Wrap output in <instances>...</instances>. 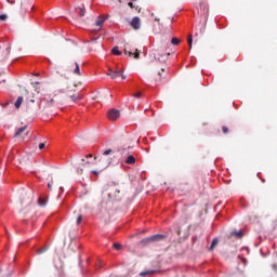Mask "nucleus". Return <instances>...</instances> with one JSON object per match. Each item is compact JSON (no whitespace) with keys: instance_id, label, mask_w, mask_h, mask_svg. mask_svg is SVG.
I'll return each instance as SVG.
<instances>
[{"instance_id":"nucleus-1","label":"nucleus","mask_w":277,"mask_h":277,"mask_svg":"<svg viewBox=\"0 0 277 277\" xmlns=\"http://www.w3.org/2000/svg\"><path fill=\"white\" fill-rule=\"evenodd\" d=\"M163 239H166V235L156 234V235H153L150 237L143 239L142 241H143V243H150V242H155V241H163Z\"/></svg>"},{"instance_id":"nucleus-2","label":"nucleus","mask_w":277,"mask_h":277,"mask_svg":"<svg viewBox=\"0 0 277 277\" xmlns=\"http://www.w3.org/2000/svg\"><path fill=\"white\" fill-rule=\"evenodd\" d=\"M107 118L109 120H118L120 118V110H118L116 108L109 109L107 113Z\"/></svg>"},{"instance_id":"nucleus-3","label":"nucleus","mask_w":277,"mask_h":277,"mask_svg":"<svg viewBox=\"0 0 277 277\" xmlns=\"http://www.w3.org/2000/svg\"><path fill=\"white\" fill-rule=\"evenodd\" d=\"M130 25L133 29L137 30L142 27V21L140 19L138 16H135L132 18Z\"/></svg>"},{"instance_id":"nucleus-4","label":"nucleus","mask_w":277,"mask_h":277,"mask_svg":"<svg viewBox=\"0 0 277 277\" xmlns=\"http://www.w3.org/2000/svg\"><path fill=\"white\" fill-rule=\"evenodd\" d=\"M107 75L108 77H111V79H118V77L122 75V69H117V70L109 69V72Z\"/></svg>"},{"instance_id":"nucleus-5","label":"nucleus","mask_w":277,"mask_h":277,"mask_svg":"<svg viewBox=\"0 0 277 277\" xmlns=\"http://www.w3.org/2000/svg\"><path fill=\"white\" fill-rule=\"evenodd\" d=\"M126 55H129L130 57L134 56V60H140V50L135 49L134 52L133 51H124Z\"/></svg>"},{"instance_id":"nucleus-6","label":"nucleus","mask_w":277,"mask_h":277,"mask_svg":"<svg viewBox=\"0 0 277 277\" xmlns=\"http://www.w3.org/2000/svg\"><path fill=\"white\" fill-rule=\"evenodd\" d=\"M96 161V157L92 159V154H89L85 156V158L82 159V163H94Z\"/></svg>"},{"instance_id":"nucleus-7","label":"nucleus","mask_w":277,"mask_h":277,"mask_svg":"<svg viewBox=\"0 0 277 277\" xmlns=\"http://www.w3.org/2000/svg\"><path fill=\"white\" fill-rule=\"evenodd\" d=\"M76 14H78L79 16H85V8L84 6L76 8Z\"/></svg>"},{"instance_id":"nucleus-8","label":"nucleus","mask_w":277,"mask_h":277,"mask_svg":"<svg viewBox=\"0 0 277 277\" xmlns=\"http://www.w3.org/2000/svg\"><path fill=\"white\" fill-rule=\"evenodd\" d=\"M25 131H27V126L18 128L17 131L15 132L14 136L18 137L21 134L25 133Z\"/></svg>"},{"instance_id":"nucleus-9","label":"nucleus","mask_w":277,"mask_h":277,"mask_svg":"<svg viewBox=\"0 0 277 277\" xmlns=\"http://www.w3.org/2000/svg\"><path fill=\"white\" fill-rule=\"evenodd\" d=\"M126 163H128V166H133V163H135V156L133 155L128 156L126 159Z\"/></svg>"},{"instance_id":"nucleus-10","label":"nucleus","mask_w":277,"mask_h":277,"mask_svg":"<svg viewBox=\"0 0 277 277\" xmlns=\"http://www.w3.org/2000/svg\"><path fill=\"white\" fill-rule=\"evenodd\" d=\"M200 8L203 9V16H209V6L207 4H200Z\"/></svg>"},{"instance_id":"nucleus-11","label":"nucleus","mask_w":277,"mask_h":277,"mask_svg":"<svg viewBox=\"0 0 277 277\" xmlns=\"http://www.w3.org/2000/svg\"><path fill=\"white\" fill-rule=\"evenodd\" d=\"M47 202H48L47 198H44V197H39L38 205H39L40 207H47Z\"/></svg>"},{"instance_id":"nucleus-12","label":"nucleus","mask_w":277,"mask_h":277,"mask_svg":"<svg viewBox=\"0 0 277 277\" xmlns=\"http://www.w3.org/2000/svg\"><path fill=\"white\" fill-rule=\"evenodd\" d=\"M21 105H23V96L17 97L14 106L16 107V109H18L21 107Z\"/></svg>"},{"instance_id":"nucleus-13","label":"nucleus","mask_w":277,"mask_h":277,"mask_svg":"<svg viewBox=\"0 0 277 277\" xmlns=\"http://www.w3.org/2000/svg\"><path fill=\"white\" fill-rule=\"evenodd\" d=\"M219 239L217 238H214L213 240H212V243H211V246H210V252H212V250L217 246V243H219Z\"/></svg>"},{"instance_id":"nucleus-14","label":"nucleus","mask_w":277,"mask_h":277,"mask_svg":"<svg viewBox=\"0 0 277 277\" xmlns=\"http://www.w3.org/2000/svg\"><path fill=\"white\" fill-rule=\"evenodd\" d=\"M113 55H122V52L118 49V47H114L111 50Z\"/></svg>"},{"instance_id":"nucleus-15","label":"nucleus","mask_w":277,"mask_h":277,"mask_svg":"<svg viewBox=\"0 0 277 277\" xmlns=\"http://www.w3.org/2000/svg\"><path fill=\"white\" fill-rule=\"evenodd\" d=\"M76 68L74 69L75 75H81V69L79 68V63H75Z\"/></svg>"},{"instance_id":"nucleus-16","label":"nucleus","mask_w":277,"mask_h":277,"mask_svg":"<svg viewBox=\"0 0 277 277\" xmlns=\"http://www.w3.org/2000/svg\"><path fill=\"white\" fill-rule=\"evenodd\" d=\"M150 274H155V271L142 272V273H140V276L146 277V276H150Z\"/></svg>"},{"instance_id":"nucleus-17","label":"nucleus","mask_w":277,"mask_h":277,"mask_svg":"<svg viewBox=\"0 0 277 277\" xmlns=\"http://www.w3.org/2000/svg\"><path fill=\"white\" fill-rule=\"evenodd\" d=\"M232 235H235L238 239H241V237H243V232H233Z\"/></svg>"},{"instance_id":"nucleus-18","label":"nucleus","mask_w":277,"mask_h":277,"mask_svg":"<svg viewBox=\"0 0 277 277\" xmlns=\"http://www.w3.org/2000/svg\"><path fill=\"white\" fill-rule=\"evenodd\" d=\"M168 55L170 54H164V55H161L160 57L158 56L157 57L158 62H166L168 60Z\"/></svg>"},{"instance_id":"nucleus-19","label":"nucleus","mask_w":277,"mask_h":277,"mask_svg":"<svg viewBox=\"0 0 277 277\" xmlns=\"http://www.w3.org/2000/svg\"><path fill=\"white\" fill-rule=\"evenodd\" d=\"M103 23H105V19L100 18V19H97V21L95 22V25H96L97 27H103Z\"/></svg>"},{"instance_id":"nucleus-20","label":"nucleus","mask_w":277,"mask_h":277,"mask_svg":"<svg viewBox=\"0 0 277 277\" xmlns=\"http://www.w3.org/2000/svg\"><path fill=\"white\" fill-rule=\"evenodd\" d=\"M113 248H115V250H122V245L118 243V242H115L113 245Z\"/></svg>"},{"instance_id":"nucleus-21","label":"nucleus","mask_w":277,"mask_h":277,"mask_svg":"<svg viewBox=\"0 0 277 277\" xmlns=\"http://www.w3.org/2000/svg\"><path fill=\"white\" fill-rule=\"evenodd\" d=\"M48 248L47 247H43L41 249H38L37 250V254H44V252H47Z\"/></svg>"},{"instance_id":"nucleus-22","label":"nucleus","mask_w":277,"mask_h":277,"mask_svg":"<svg viewBox=\"0 0 277 277\" xmlns=\"http://www.w3.org/2000/svg\"><path fill=\"white\" fill-rule=\"evenodd\" d=\"M179 42H181V41L176 37L171 39V44H174L175 47H176V44H179Z\"/></svg>"},{"instance_id":"nucleus-23","label":"nucleus","mask_w":277,"mask_h":277,"mask_svg":"<svg viewBox=\"0 0 277 277\" xmlns=\"http://www.w3.org/2000/svg\"><path fill=\"white\" fill-rule=\"evenodd\" d=\"M81 96L79 95H71V101H74V103H77V101H80Z\"/></svg>"},{"instance_id":"nucleus-24","label":"nucleus","mask_w":277,"mask_h":277,"mask_svg":"<svg viewBox=\"0 0 277 277\" xmlns=\"http://www.w3.org/2000/svg\"><path fill=\"white\" fill-rule=\"evenodd\" d=\"M187 42H188L189 49H192V44L194 42V39L192 38V36L188 37Z\"/></svg>"},{"instance_id":"nucleus-25","label":"nucleus","mask_w":277,"mask_h":277,"mask_svg":"<svg viewBox=\"0 0 277 277\" xmlns=\"http://www.w3.org/2000/svg\"><path fill=\"white\" fill-rule=\"evenodd\" d=\"M134 98H142V92H136L133 94Z\"/></svg>"},{"instance_id":"nucleus-26","label":"nucleus","mask_w":277,"mask_h":277,"mask_svg":"<svg viewBox=\"0 0 277 277\" xmlns=\"http://www.w3.org/2000/svg\"><path fill=\"white\" fill-rule=\"evenodd\" d=\"M6 19H8V15H5V14L0 15V21H6Z\"/></svg>"},{"instance_id":"nucleus-27","label":"nucleus","mask_w":277,"mask_h":277,"mask_svg":"<svg viewBox=\"0 0 277 277\" xmlns=\"http://www.w3.org/2000/svg\"><path fill=\"white\" fill-rule=\"evenodd\" d=\"M103 155L107 156V155H111V149H106L103 151Z\"/></svg>"},{"instance_id":"nucleus-28","label":"nucleus","mask_w":277,"mask_h":277,"mask_svg":"<svg viewBox=\"0 0 277 277\" xmlns=\"http://www.w3.org/2000/svg\"><path fill=\"white\" fill-rule=\"evenodd\" d=\"M81 222H83V216H78V219H77V224H81Z\"/></svg>"},{"instance_id":"nucleus-29","label":"nucleus","mask_w":277,"mask_h":277,"mask_svg":"<svg viewBox=\"0 0 277 277\" xmlns=\"http://www.w3.org/2000/svg\"><path fill=\"white\" fill-rule=\"evenodd\" d=\"M44 146H45L44 143H40V144H39V150H44Z\"/></svg>"},{"instance_id":"nucleus-30","label":"nucleus","mask_w":277,"mask_h":277,"mask_svg":"<svg viewBox=\"0 0 277 277\" xmlns=\"http://www.w3.org/2000/svg\"><path fill=\"white\" fill-rule=\"evenodd\" d=\"M8 105H10V102H5V103L1 104V107H8Z\"/></svg>"},{"instance_id":"nucleus-31","label":"nucleus","mask_w":277,"mask_h":277,"mask_svg":"<svg viewBox=\"0 0 277 277\" xmlns=\"http://www.w3.org/2000/svg\"><path fill=\"white\" fill-rule=\"evenodd\" d=\"M128 5L129 8H132V9L135 8V4H133V2H129Z\"/></svg>"},{"instance_id":"nucleus-32","label":"nucleus","mask_w":277,"mask_h":277,"mask_svg":"<svg viewBox=\"0 0 277 277\" xmlns=\"http://www.w3.org/2000/svg\"><path fill=\"white\" fill-rule=\"evenodd\" d=\"M223 133H228V128L227 127H223Z\"/></svg>"},{"instance_id":"nucleus-33","label":"nucleus","mask_w":277,"mask_h":277,"mask_svg":"<svg viewBox=\"0 0 277 277\" xmlns=\"http://www.w3.org/2000/svg\"><path fill=\"white\" fill-rule=\"evenodd\" d=\"M120 77H121L122 80L127 79V76H124V75L122 74V69H121V75H120Z\"/></svg>"},{"instance_id":"nucleus-34","label":"nucleus","mask_w":277,"mask_h":277,"mask_svg":"<svg viewBox=\"0 0 277 277\" xmlns=\"http://www.w3.org/2000/svg\"><path fill=\"white\" fill-rule=\"evenodd\" d=\"M53 185L51 183L48 184V189H52Z\"/></svg>"},{"instance_id":"nucleus-35","label":"nucleus","mask_w":277,"mask_h":277,"mask_svg":"<svg viewBox=\"0 0 277 277\" xmlns=\"http://www.w3.org/2000/svg\"><path fill=\"white\" fill-rule=\"evenodd\" d=\"M92 174H95V175H96V174H98V172H97V171H92Z\"/></svg>"},{"instance_id":"nucleus-36","label":"nucleus","mask_w":277,"mask_h":277,"mask_svg":"<svg viewBox=\"0 0 277 277\" xmlns=\"http://www.w3.org/2000/svg\"><path fill=\"white\" fill-rule=\"evenodd\" d=\"M242 263H246V259H242Z\"/></svg>"},{"instance_id":"nucleus-37","label":"nucleus","mask_w":277,"mask_h":277,"mask_svg":"<svg viewBox=\"0 0 277 277\" xmlns=\"http://www.w3.org/2000/svg\"><path fill=\"white\" fill-rule=\"evenodd\" d=\"M155 21L159 22V18L156 17Z\"/></svg>"},{"instance_id":"nucleus-38","label":"nucleus","mask_w":277,"mask_h":277,"mask_svg":"<svg viewBox=\"0 0 277 277\" xmlns=\"http://www.w3.org/2000/svg\"><path fill=\"white\" fill-rule=\"evenodd\" d=\"M64 189V187H61V190Z\"/></svg>"}]
</instances>
